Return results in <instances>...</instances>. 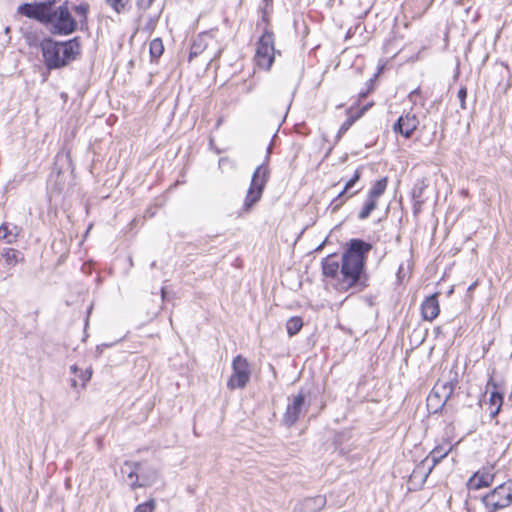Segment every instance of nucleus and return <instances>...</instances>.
<instances>
[{"instance_id":"28","label":"nucleus","mask_w":512,"mask_h":512,"mask_svg":"<svg viewBox=\"0 0 512 512\" xmlns=\"http://www.w3.org/2000/svg\"><path fill=\"white\" fill-rule=\"evenodd\" d=\"M92 376V368L88 367L84 371H80L78 377L81 380V386L84 388Z\"/></svg>"},{"instance_id":"16","label":"nucleus","mask_w":512,"mask_h":512,"mask_svg":"<svg viewBox=\"0 0 512 512\" xmlns=\"http://www.w3.org/2000/svg\"><path fill=\"white\" fill-rule=\"evenodd\" d=\"M18 12L22 15H25L29 18L39 19L41 21H45L46 12H45V4H29L25 3L19 6Z\"/></svg>"},{"instance_id":"7","label":"nucleus","mask_w":512,"mask_h":512,"mask_svg":"<svg viewBox=\"0 0 512 512\" xmlns=\"http://www.w3.org/2000/svg\"><path fill=\"white\" fill-rule=\"evenodd\" d=\"M275 53L273 34L265 31L256 45L254 57L256 65L263 70H269L274 62Z\"/></svg>"},{"instance_id":"32","label":"nucleus","mask_w":512,"mask_h":512,"mask_svg":"<svg viewBox=\"0 0 512 512\" xmlns=\"http://www.w3.org/2000/svg\"><path fill=\"white\" fill-rule=\"evenodd\" d=\"M153 2L154 0H136V5L138 9L146 11L151 7Z\"/></svg>"},{"instance_id":"40","label":"nucleus","mask_w":512,"mask_h":512,"mask_svg":"<svg viewBox=\"0 0 512 512\" xmlns=\"http://www.w3.org/2000/svg\"><path fill=\"white\" fill-rule=\"evenodd\" d=\"M357 192H358V190H355V191H353V192H350V194L348 195V198H349V197H351V196H353V195H354V194H356Z\"/></svg>"},{"instance_id":"12","label":"nucleus","mask_w":512,"mask_h":512,"mask_svg":"<svg viewBox=\"0 0 512 512\" xmlns=\"http://www.w3.org/2000/svg\"><path fill=\"white\" fill-rule=\"evenodd\" d=\"M492 466L483 467L482 469L475 472L468 480L467 486L471 490H479L484 487H488L493 483L495 474Z\"/></svg>"},{"instance_id":"8","label":"nucleus","mask_w":512,"mask_h":512,"mask_svg":"<svg viewBox=\"0 0 512 512\" xmlns=\"http://www.w3.org/2000/svg\"><path fill=\"white\" fill-rule=\"evenodd\" d=\"M251 377V367L246 358L236 356L232 361V374L227 382L230 390L243 389Z\"/></svg>"},{"instance_id":"5","label":"nucleus","mask_w":512,"mask_h":512,"mask_svg":"<svg viewBox=\"0 0 512 512\" xmlns=\"http://www.w3.org/2000/svg\"><path fill=\"white\" fill-rule=\"evenodd\" d=\"M221 52L222 47L217 39L210 33H203L194 40L190 49L189 60L203 54L206 60L212 62L221 55Z\"/></svg>"},{"instance_id":"30","label":"nucleus","mask_w":512,"mask_h":512,"mask_svg":"<svg viewBox=\"0 0 512 512\" xmlns=\"http://www.w3.org/2000/svg\"><path fill=\"white\" fill-rule=\"evenodd\" d=\"M503 403V396L499 392H492L490 395V404L494 407H501Z\"/></svg>"},{"instance_id":"10","label":"nucleus","mask_w":512,"mask_h":512,"mask_svg":"<svg viewBox=\"0 0 512 512\" xmlns=\"http://www.w3.org/2000/svg\"><path fill=\"white\" fill-rule=\"evenodd\" d=\"M419 119L416 114L408 112L401 115L393 125V131L404 136L406 139L410 138L413 132L419 126Z\"/></svg>"},{"instance_id":"38","label":"nucleus","mask_w":512,"mask_h":512,"mask_svg":"<svg viewBox=\"0 0 512 512\" xmlns=\"http://www.w3.org/2000/svg\"><path fill=\"white\" fill-rule=\"evenodd\" d=\"M70 369H71V371H72L73 373H77V372H78V370H79V369H78V367H77L76 365H72V366L70 367Z\"/></svg>"},{"instance_id":"2","label":"nucleus","mask_w":512,"mask_h":512,"mask_svg":"<svg viewBox=\"0 0 512 512\" xmlns=\"http://www.w3.org/2000/svg\"><path fill=\"white\" fill-rule=\"evenodd\" d=\"M44 62L49 69H56L67 65L79 54L80 45L77 39L67 42H55L45 39L41 43Z\"/></svg>"},{"instance_id":"27","label":"nucleus","mask_w":512,"mask_h":512,"mask_svg":"<svg viewBox=\"0 0 512 512\" xmlns=\"http://www.w3.org/2000/svg\"><path fill=\"white\" fill-rule=\"evenodd\" d=\"M88 8V4H80L74 7V11L76 15L80 18V22L86 20Z\"/></svg>"},{"instance_id":"34","label":"nucleus","mask_w":512,"mask_h":512,"mask_svg":"<svg viewBox=\"0 0 512 512\" xmlns=\"http://www.w3.org/2000/svg\"><path fill=\"white\" fill-rule=\"evenodd\" d=\"M354 122V119L350 118L348 120H346L340 127L339 129V135L345 133L349 128L350 126L352 125V123Z\"/></svg>"},{"instance_id":"19","label":"nucleus","mask_w":512,"mask_h":512,"mask_svg":"<svg viewBox=\"0 0 512 512\" xmlns=\"http://www.w3.org/2000/svg\"><path fill=\"white\" fill-rule=\"evenodd\" d=\"M435 394L439 395L443 399V404H445L449 398L452 396L454 391V384L451 381L442 382L439 381L435 384Z\"/></svg>"},{"instance_id":"31","label":"nucleus","mask_w":512,"mask_h":512,"mask_svg":"<svg viewBox=\"0 0 512 512\" xmlns=\"http://www.w3.org/2000/svg\"><path fill=\"white\" fill-rule=\"evenodd\" d=\"M422 191H423V186H420L419 188H415V189L413 190V197H414L415 199H417V200L415 201V211H417V210L420 208V206H421V204H422V202H423V201L420 199V198H421V196H422Z\"/></svg>"},{"instance_id":"14","label":"nucleus","mask_w":512,"mask_h":512,"mask_svg":"<svg viewBox=\"0 0 512 512\" xmlns=\"http://www.w3.org/2000/svg\"><path fill=\"white\" fill-rule=\"evenodd\" d=\"M326 505V498L323 495L308 497L300 501L296 505V509L300 512H318Z\"/></svg>"},{"instance_id":"22","label":"nucleus","mask_w":512,"mask_h":512,"mask_svg":"<svg viewBox=\"0 0 512 512\" xmlns=\"http://www.w3.org/2000/svg\"><path fill=\"white\" fill-rule=\"evenodd\" d=\"M2 256L9 266H15L22 260L21 253L13 248L5 249L2 253Z\"/></svg>"},{"instance_id":"26","label":"nucleus","mask_w":512,"mask_h":512,"mask_svg":"<svg viewBox=\"0 0 512 512\" xmlns=\"http://www.w3.org/2000/svg\"><path fill=\"white\" fill-rule=\"evenodd\" d=\"M155 501L153 499L145 502V503H141L139 505L136 506L134 512H153L154 509H155Z\"/></svg>"},{"instance_id":"17","label":"nucleus","mask_w":512,"mask_h":512,"mask_svg":"<svg viewBox=\"0 0 512 512\" xmlns=\"http://www.w3.org/2000/svg\"><path fill=\"white\" fill-rule=\"evenodd\" d=\"M452 450V446L447 444V447L445 446H437L435 447L429 454L428 459L431 460L432 466L429 468L428 472L425 474V477L428 476V474L432 471V469L443 459L445 458L450 451Z\"/></svg>"},{"instance_id":"39","label":"nucleus","mask_w":512,"mask_h":512,"mask_svg":"<svg viewBox=\"0 0 512 512\" xmlns=\"http://www.w3.org/2000/svg\"><path fill=\"white\" fill-rule=\"evenodd\" d=\"M367 109H368V107H367V106H364V107L362 108V111H361L360 116H361V115H362V114H363Z\"/></svg>"},{"instance_id":"15","label":"nucleus","mask_w":512,"mask_h":512,"mask_svg":"<svg viewBox=\"0 0 512 512\" xmlns=\"http://www.w3.org/2000/svg\"><path fill=\"white\" fill-rule=\"evenodd\" d=\"M440 312L437 294L427 297L421 305V313L424 320L433 321Z\"/></svg>"},{"instance_id":"29","label":"nucleus","mask_w":512,"mask_h":512,"mask_svg":"<svg viewBox=\"0 0 512 512\" xmlns=\"http://www.w3.org/2000/svg\"><path fill=\"white\" fill-rule=\"evenodd\" d=\"M427 401H428V405H432L433 403L435 405H440V406H443V399L442 397L439 395H436L435 394V388L433 387L431 393L428 395V398H427Z\"/></svg>"},{"instance_id":"35","label":"nucleus","mask_w":512,"mask_h":512,"mask_svg":"<svg viewBox=\"0 0 512 512\" xmlns=\"http://www.w3.org/2000/svg\"><path fill=\"white\" fill-rule=\"evenodd\" d=\"M419 93H420V89H419V88H417V89L413 90L412 92H410V94H409V96H408V97H409V99H410V101H414V100H415V97H416Z\"/></svg>"},{"instance_id":"13","label":"nucleus","mask_w":512,"mask_h":512,"mask_svg":"<svg viewBox=\"0 0 512 512\" xmlns=\"http://www.w3.org/2000/svg\"><path fill=\"white\" fill-rule=\"evenodd\" d=\"M121 473L124 477L125 482L130 486L131 489L140 487V464L134 462H125L121 468Z\"/></svg>"},{"instance_id":"24","label":"nucleus","mask_w":512,"mask_h":512,"mask_svg":"<svg viewBox=\"0 0 512 512\" xmlns=\"http://www.w3.org/2000/svg\"><path fill=\"white\" fill-rule=\"evenodd\" d=\"M164 52V45L160 38H155L150 42V55L152 58H159Z\"/></svg>"},{"instance_id":"37","label":"nucleus","mask_w":512,"mask_h":512,"mask_svg":"<svg viewBox=\"0 0 512 512\" xmlns=\"http://www.w3.org/2000/svg\"><path fill=\"white\" fill-rule=\"evenodd\" d=\"M77 385H78L77 380H76V379H72V380H71V386H72L73 388H77Z\"/></svg>"},{"instance_id":"4","label":"nucleus","mask_w":512,"mask_h":512,"mask_svg":"<svg viewBox=\"0 0 512 512\" xmlns=\"http://www.w3.org/2000/svg\"><path fill=\"white\" fill-rule=\"evenodd\" d=\"M268 178L269 171L267 166L259 165L253 173L251 184L244 200L243 213H249L252 207L261 199Z\"/></svg>"},{"instance_id":"20","label":"nucleus","mask_w":512,"mask_h":512,"mask_svg":"<svg viewBox=\"0 0 512 512\" xmlns=\"http://www.w3.org/2000/svg\"><path fill=\"white\" fill-rule=\"evenodd\" d=\"M361 176L360 170H355L353 177L347 181L344 186V189L339 193L338 197L333 200L335 203L334 209H337L340 205H342V201H339L345 194L349 193L350 190L354 187V185L359 181Z\"/></svg>"},{"instance_id":"33","label":"nucleus","mask_w":512,"mask_h":512,"mask_svg":"<svg viewBox=\"0 0 512 512\" xmlns=\"http://www.w3.org/2000/svg\"><path fill=\"white\" fill-rule=\"evenodd\" d=\"M459 100H460V103H461V108L465 109V99H466V96H467V90L466 88H461L459 91H458V94H457Z\"/></svg>"},{"instance_id":"21","label":"nucleus","mask_w":512,"mask_h":512,"mask_svg":"<svg viewBox=\"0 0 512 512\" xmlns=\"http://www.w3.org/2000/svg\"><path fill=\"white\" fill-rule=\"evenodd\" d=\"M18 233L16 227L10 228L8 224H2L0 226V240L5 241L8 244L14 243L17 240Z\"/></svg>"},{"instance_id":"18","label":"nucleus","mask_w":512,"mask_h":512,"mask_svg":"<svg viewBox=\"0 0 512 512\" xmlns=\"http://www.w3.org/2000/svg\"><path fill=\"white\" fill-rule=\"evenodd\" d=\"M140 470V487L150 486L158 479V471L154 467L140 465Z\"/></svg>"},{"instance_id":"36","label":"nucleus","mask_w":512,"mask_h":512,"mask_svg":"<svg viewBox=\"0 0 512 512\" xmlns=\"http://www.w3.org/2000/svg\"><path fill=\"white\" fill-rule=\"evenodd\" d=\"M500 409H501V407H499V406L495 407V409H493L490 412V417L495 418L498 415V413L500 412Z\"/></svg>"},{"instance_id":"41","label":"nucleus","mask_w":512,"mask_h":512,"mask_svg":"<svg viewBox=\"0 0 512 512\" xmlns=\"http://www.w3.org/2000/svg\"><path fill=\"white\" fill-rule=\"evenodd\" d=\"M56 0H48V3L51 4L53 2H55Z\"/></svg>"},{"instance_id":"25","label":"nucleus","mask_w":512,"mask_h":512,"mask_svg":"<svg viewBox=\"0 0 512 512\" xmlns=\"http://www.w3.org/2000/svg\"><path fill=\"white\" fill-rule=\"evenodd\" d=\"M107 4L117 13L124 12L130 0H106Z\"/></svg>"},{"instance_id":"6","label":"nucleus","mask_w":512,"mask_h":512,"mask_svg":"<svg viewBox=\"0 0 512 512\" xmlns=\"http://www.w3.org/2000/svg\"><path fill=\"white\" fill-rule=\"evenodd\" d=\"M487 512H496L512 503V481L500 484L482 497Z\"/></svg>"},{"instance_id":"3","label":"nucleus","mask_w":512,"mask_h":512,"mask_svg":"<svg viewBox=\"0 0 512 512\" xmlns=\"http://www.w3.org/2000/svg\"><path fill=\"white\" fill-rule=\"evenodd\" d=\"M53 34L68 35L77 28V22L66 6H60L46 14L45 21Z\"/></svg>"},{"instance_id":"1","label":"nucleus","mask_w":512,"mask_h":512,"mask_svg":"<svg viewBox=\"0 0 512 512\" xmlns=\"http://www.w3.org/2000/svg\"><path fill=\"white\" fill-rule=\"evenodd\" d=\"M372 245L361 239H351L342 255V264L328 257L323 262V274L334 279L333 285L339 291H347L356 286L363 273L366 255Z\"/></svg>"},{"instance_id":"11","label":"nucleus","mask_w":512,"mask_h":512,"mask_svg":"<svg viewBox=\"0 0 512 512\" xmlns=\"http://www.w3.org/2000/svg\"><path fill=\"white\" fill-rule=\"evenodd\" d=\"M305 398L302 393L295 395L288 403L283 421L286 426H293L300 418L304 409Z\"/></svg>"},{"instance_id":"23","label":"nucleus","mask_w":512,"mask_h":512,"mask_svg":"<svg viewBox=\"0 0 512 512\" xmlns=\"http://www.w3.org/2000/svg\"><path fill=\"white\" fill-rule=\"evenodd\" d=\"M303 321L300 317H291L286 322V330L289 336L296 335L302 328Z\"/></svg>"},{"instance_id":"9","label":"nucleus","mask_w":512,"mask_h":512,"mask_svg":"<svg viewBox=\"0 0 512 512\" xmlns=\"http://www.w3.org/2000/svg\"><path fill=\"white\" fill-rule=\"evenodd\" d=\"M388 180L386 177L377 180L369 190L367 198L358 214L360 220L367 219L377 208L379 198L384 194L387 188Z\"/></svg>"}]
</instances>
